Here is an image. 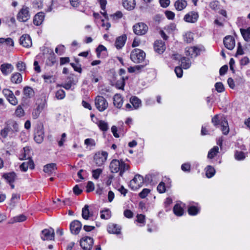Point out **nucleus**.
<instances>
[{
  "label": "nucleus",
  "instance_id": "f257e3e1",
  "mask_svg": "<svg viewBox=\"0 0 250 250\" xmlns=\"http://www.w3.org/2000/svg\"><path fill=\"white\" fill-rule=\"evenodd\" d=\"M19 131V125L18 123L13 120H9L5 123L4 127L1 130L0 135L5 139L7 137L8 133L13 135Z\"/></svg>",
  "mask_w": 250,
  "mask_h": 250
},
{
  "label": "nucleus",
  "instance_id": "f03ea898",
  "mask_svg": "<svg viewBox=\"0 0 250 250\" xmlns=\"http://www.w3.org/2000/svg\"><path fill=\"white\" fill-rule=\"evenodd\" d=\"M146 57V53L144 51L140 49L136 48L133 49L130 55V59L136 63L142 62Z\"/></svg>",
  "mask_w": 250,
  "mask_h": 250
},
{
  "label": "nucleus",
  "instance_id": "7ed1b4c3",
  "mask_svg": "<svg viewBox=\"0 0 250 250\" xmlns=\"http://www.w3.org/2000/svg\"><path fill=\"white\" fill-rule=\"evenodd\" d=\"M144 182L143 176L140 174H136L134 178L130 181L129 187L132 190H136L142 187Z\"/></svg>",
  "mask_w": 250,
  "mask_h": 250
},
{
  "label": "nucleus",
  "instance_id": "20e7f679",
  "mask_svg": "<svg viewBox=\"0 0 250 250\" xmlns=\"http://www.w3.org/2000/svg\"><path fill=\"white\" fill-rule=\"evenodd\" d=\"M30 18L29 8L24 5L19 11L17 19L20 22H26Z\"/></svg>",
  "mask_w": 250,
  "mask_h": 250
},
{
  "label": "nucleus",
  "instance_id": "39448f33",
  "mask_svg": "<svg viewBox=\"0 0 250 250\" xmlns=\"http://www.w3.org/2000/svg\"><path fill=\"white\" fill-rule=\"evenodd\" d=\"M95 104L97 109L100 112L104 111L108 107V103L103 96H97L95 99Z\"/></svg>",
  "mask_w": 250,
  "mask_h": 250
},
{
  "label": "nucleus",
  "instance_id": "423d86ee",
  "mask_svg": "<svg viewBox=\"0 0 250 250\" xmlns=\"http://www.w3.org/2000/svg\"><path fill=\"white\" fill-rule=\"evenodd\" d=\"M108 153L106 151L96 153L94 156V160L98 167L102 166L106 161Z\"/></svg>",
  "mask_w": 250,
  "mask_h": 250
},
{
  "label": "nucleus",
  "instance_id": "0eeeda50",
  "mask_svg": "<svg viewBox=\"0 0 250 250\" xmlns=\"http://www.w3.org/2000/svg\"><path fill=\"white\" fill-rule=\"evenodd\" d=\"M80 243L83 250H91L93 247L94 240L90 237L85 236L80 240Z\"/></svg>",
  "mask_w": 250,
  "mask_h": 250
},
{
  "label": "nucleus",
  "instance_id": "6e6552de",
  "mask_svg": "<svg viewBox=\"0 0 250 250\" xmlns=\"http://www.w3.org/2000/svg\"><path fill=\"white\" fill-rule=\"evenodd\" d=\"M133 30L136 35H143L147 32L148 27L145 23L139 22L133 25Z\"/></svg>",
  "mask_w": 250,
  "mask_h": 250
},
{
  "label": "nucleus",
  "instance_id": "1a4fd4ad",
  "mask_svg": "<svg viewBox=\"0 0 250 250\" xmlns=\"http://www.w3.org/2000/svg\"><path fill=\"white\" fill-rule=\"evenodd\" d=\"M41 238L42 240H52L54 239L55 232L53 228L44 229L42 231Z\"/></svg>",
  "mask_w": 250,
  "mask_h": 250
},
{
  "label": "nucleus",
  "instance_id": "9d476101",
  "mask_svg": "<svg viewBox=\"0 0 250 250\" xmlns=\"http://www.w3.org/2000/svg\"><path fill=\"white\" fill-rule=\"evenodd\" d=\"M81 222L77 220L72 221L70 224V230L72 233L78 234L82 229Z\"/></svg>",
  "mask_w": 250,
  "mask_h": 250
},
{
  "label": "nucleus",
  "instance_id": "9b49d317",
  "mask_svg": "<svg viewBox=\"0 0 250 250\" xmlns=\"http://www.w3.org/2000/svg\"><path fill=\"white\" fill-rule=\"evenodd\" d=\"M199 18L198 13L195 11H191L187 14L184 18V20L187 22L195 23Z\"/></svg>",
  "mask_w": 250,
  "mask_h": 250
},
{
  "label": "nucleus",
  "instance_id": "f8f14e48",
  "mask_svg": "<svg viewBox=\"0 0 250 250\" xmlns=\"http://www.w3.org/2000/svg\"><path fill=\"white\" fill-rule=\"evenodd\" d=\"M224 44L229 50H232L235 45V42L233 37L227 36L224 39Z\"/></svg>",
  "mask_w": 250,
  "mask_h": 250
},
{
  "label": "nucleus",
  "instance_id": "ddd939ff",
  "mask_svg": "<svg viewBox=\"0 0 250 250\" xmlns=\"http://www.w3.org/2000/svg\"><path fill=\"white\" fill-rule=\"evenodd\" d=\"M20 42L23 46L27 48L31 47L32 44L31 39L27 34H24L21 37Z\"/></svg>",
  "mask_w": 250,
  "mask_h": 250
},
{
  "label": "nucleus",
  "instance_id": "4468645a",
  "mask_svg": "<svg viewBox=\"0 0 250 250\" xmlns=\"http://www.w3.org/2000/svg\"><path fill=\"white\" fill-rule=\"evenodd\" d=\"M154 49L155 51L161 54H162L166 49L165 42L162 40H157L154 43Z\"/></svg>",
  "mask_w": 250,
  "mask_h": 250
},
{
  "label": "nucleus",
  "instance_id": "2eb2a0df",
  "mask_svg": "<svg viewBox=\"0 0 250 250\" xmlns=\"http://www.w3.org/2000/svg\"><path fill=\"white\" fill-rule=\"evenodd\" d=\"M200 51V49L196 46L187 47L186 55L190 56L191 58L196 57L199 54Z\"/></svg>",
  "mask_w": 250,
  "mask_h": 250
},
{
  "label": "nucleus",
  "instance_id": "dca6fc26",
  "mask_svg": "<svg viewBox=\"0 0 250 250\" xmlns=\"http://www.w3.org/2000/svg\"><path fill=\"white\" fill-rule=\"evenodd\" d=\"M0 69L3 75L6 76L12 72L14 69V67L10 63H5L0 65Z\"/></svg>",
  "mask_w": 250,
  "mask_h": 250
},
{
  "label": "nucleus",
  "instance_id": "f3484780",
  "mask_svg": "<svg viewBox=\"0 0 250 250\" xmlns=\"http://www.w3.org/2000/svg\"><path fill=\"white\" fill-rule=\"evenodd\" d=\"M126 39L127 37L125 34L117 37L115 42L116 47L118 49L122 48L124 46Z\"/></svg>",
  "mask_w": 250,
  "mask_h": 250
},
{
  "label": "nucleus",
  "instance_id": "a211bd4d",
  "mask_svg": "<svg viewBox=\"0 0 250 250\" xmlns=\"http://www.w3.org/2000/svg\"><path fill=\"white\" fill-rule=\"evenodd\" d=\"M44 131L42 128H38L35 133L34 140L38 144H41L44 139Z\"/></svg>",
  "mask_w": 250,
  "mask_h": 250
},
{
  "label": "nucleus",
  "instance_id": "6ab92c4d",
  "mask_svg": "<svg viewBox=\"0 0 250 250\" xmlns=\"http://www.w3.org/2000/svg\"><path fill=\"white\" fill-rule=\"evenodd\" d=\"M120 160L113 159L111 161L109 167L112 173H117L120 170Z\"/></svg>",
  "mask_w": 250,
  "mask_h": 250
},
{
  "label": "nucleus",
  "instance_id": "aec40b11",
  "mask_svg": "<svg viewBox=\"0 0 250 250\" xmlns=\"http://www.w3.org/2000/svg\"><path fill=\"white\" fill-rule=\"evenodd\" d=\"M20 169L25 172L27 170L28 168L33 169L35 167V165L32 159L29 160L27 162H23L20 167Z\"/></svg>",
  "mask_w": 250,
  "mask_h": 250
},
{
  "label": "nucleus",
  "instance_id": "412c9836",
  "mask_svg": "<svg viewBox=\"0 0 250 250\" xmlns=\"http://www.w3.org/2000/svg\"><path fill=\"white\" fill-rule=\"evenodd\" d=\"M57 169L56 164L50 163L45 165L43 167V171L50 175Z\"/></svg>",
  "mask_w": 250,
  "mask_h": 250
},
{
  "label": "nucleus",
  "instance_id": "4be33fe9",
  "mask_svg": "<svg viewBox=\"0 0 250 250\" xmlns=\"http://www.w3.org/2000/svg\"><path fill=\"white\" fill-rule=\"evenodd\" d=\"M44 14L43 12H39L34 17L33 23L36 25H41L43 21Z\"/></svg>",
  "mask_w": 250,
  "mask_h": 250
},
{
  "label": "nucleus",
  "instance_id": "5701e85b",
  "mask_svg": "<svg viewBox=\"0 0 250 250\" xmlns=\"http://www.w3.org/2000/svg\"><path fill=\"white\" fill-rule=\"evenodd\" d=\"M123 103V99L120 94H116L113 97V104L118 108H120Z\"/></svg>",
  "mask_w": 250,
  "mask_h": 250
},
{
  "label": "nucleus",
  "instance_id": "b1692460",
  "mask_svg": "<svg viewBox=\"0 0 250 250\" xmlns=\"http://www.w3.org/2000/svg\"><path fill=\"white\" fill-rule=\"evenodd\" d=\"M23 154L22 157L21 158V160H30L31 159V148L29 146H25L23 148Z\"/></svg>",
  "mask_w": 250,
  "mask_h": 250
},
{
  "label": "nucleus",
  "instance_id": "393cba45",
  "mask_svg": "<svg viewBox=\"0 0 250 250\" xmlns=\"http://www.w3.org/2000/svg\"><path fill=\"white\" fill-rule=\"evenodd\" d=\"M22 77L20 73L16 72L13 74L11 77V81L13 83L19 84L21 83Z\"/></svg>",
  "mask_w": 250,
  "mask_h": 250
},
{
  "label": "nucleus",
  "instance_id": "a878e982",
  "mask_svg": "<svg viewBox=\"0 0 250 250\" xmlns=\"http://www.w3.org/2000/svg\"><path fill=\"white\" fill-rule=\"evenodd\" d=\"M130 102L134 109L139 108L141 105V101L136 96H132L130 98Z\"/></svg>",
  "mask_w": 250,
  "mask_h": 250
},
{
  "label": "nucleus",
  "instance_id": "bb28decb",
  "mask_svg": "<svg viewBox=\"0 0 250 250\" xmlns=\"http://www.w3.org/2000/svg\"><path fill=\"white\" fill-rule=\"evenodd\" d=\"M123 5L127 10H132L135 5V0H123Z\"/></svg>",
  "mask_w": 250,
  "mask_h": 250
},
{
  "label": "nucleus",
  "instance_id": "cd10ccee",
  "mask_svg": "<svg viewBox=\"0 0 250 250\" xmlns=\"http://www.w3.org/2000/svg\"><path fill=\"white\" fill-rule=\"evenodd\" d=\"M107 230L110 233L119 234L120 233L121 229L118 225L113 224L108 225Z\"/></svg>",
  "mask_w": 250,
  "mask_h": 250
},
{
  "label": "nucleus",
  "instance_id": "c85d7f7f",
  "mask_svg": "<svg viewBox=\"0 0 250 250\" xmlns=\"http://www.w3.org/2000/svg\"><path fill=\"white\" fill-rule=\"evenodd\" d=\"M187 5V1L185 0H177L175 1L174 6L176 10L181 11Z\"/></svg>",
  "mask_w": 250,
  "mask_h": 250
},
{
  "label": "nucleus",
  "instance_id": "c756f323",
  "mask_svg": "<svg viewBox=\"0 0 250 250\" xmlns=\"http://www.w3.org/2000/svg\"><path fill=\"white\" fill-rule=\"evenodd\" d=\"M221 129L223 132V134L224 135H227L229 131V128L228 125V123L227 120L225 118L224 119L222 122L221 123Z\"/></svg>",
  "mask_w": 250,
  "mask_h": 250
},
{
  "label": "nucleus",
  "instance_id": "7c9ffc66",
  "mask_svg": "<svg viewBox=\"0 0 250 250\" xmlns=\"http://www.w3.org/2000/svg\"><path fill=\"white\" fill-rule=\"evenodd\" d=\"M120 163L119 175L122 177L124 172L129 169V166L128 165L125 164L122 160H120Z\"/></svg>",
  "mask_w": 250,
  "mask_h": 250
},
{
  "label": "nucleus",
  "instance_id": "2f4dec72",
  "mask_svg": "<svg viewBox=\"0 0 250 250\" xmlns=\"http://www.w3.org/2000/svg\"><path fill=\"white\" fill-rule=\"evenodd\" d=\"M2 176L9 184H11L14 182L16 174L14 172H11L4 174Z\"/></svg>",
  "mask_w": 250,
  "mask_h": 250
},
{
  "label": "nucleus",
  "instance_id": "473e14b6",
  "mask_svg": "<svg viewBox=\"0 0 250 250\" xmlns=\"http://www.w3.org/2000/svg\"><path fill=\"white\" fill-rule=\"evenodd\" d=\"M128 79V77L127 76L125 77H122L121 78L120 80H119L117 81L115 84V87L120 89L124 90V86L125 85V81L126 80H127Z\"/></svg>",
  "mask_w": 250,
  "mask_h": 250
},
{
  "label": "nucleus",
  "instance_id": "72a5a7b5",
  "mask_svg": "<svg viewBox=\"0 0 250 250\" xmlns=\"http://www.w3.org/2000/svg\"><path fill=\"white\" fill-rule=\"evenodd\" d=\"M205 171H206V175L207 177H208V178H210L212 177L214 175V174H215V172H216V171H215V169H214V168L210 165L208 166L205 168Z\"/></svg>",
  "mask_w": 250,
  "mask_h": 250
},
{
  "label": "nucleus",
  "instance_id": "f704fd0d",
  "mask_svg": "<svg viewBox=\"0 0 250 250\" xmlns=\"http://www.w3.org/2000/svg\"><path fill=\"white\" fill-rule=\"evenodd\" d=\"M241 33L246 42L250 41V27H248L246 29H240Z\"/></svg>",
  "mask_w": 250,
  "mask_h": 250
},
{
  "label": "nucleus",
  "instance_id": "c9c22d12",
  "mask_svg": "<svg viewBox=\"0 0 250 250\" xmlns=\"http://www.w3.org/2000/svg\"><path fill=\"white\" fill-rule=\"evenodd\" d=\"M181 66L184 69H188L190 67L191 62L188 58L183 57L180 58Z\"/></svg>",
  "mask_w": 250,
  "mask_h": 250
},
{
  "label": "nucleus",
  "instance_id": "e433bc0d",
  "mask_svg": "<svg viewBox=\"0 0 250 250\" xmlns=\"http://www.w3.org/2000/svg\"><path fill=\"white\" fill-rule=\"evenodd\" d=\"M82 217L85 220H88L90 216H92V214L90 213L89 210V206L87 205H85L84 207L82 209Z\"/></svg>",
  "mask_w": 250,
  "mask_h": 250
},
{
  "label": "nucleus",
  "instance_id": "4c0bfd02",
  "mask_svg": "<svg viewBox=\"0 0 250 250\" xmlns=\"http://www.w3.org/2000/svg\"><path fill=\"white\" fill-rule=\"evenodd\" d=\"M100 129L104 131L105 132L109 129L108 125L107 123L103 120H100L98 123H96Z\"/></svg>",
  "mask_w": 250,
  "mask_h": 250
},
{
  "label": "nucleus",
  "instance_id": "58836bf2",
  "mask_svg": "<svg viewBox=\"0 0 250 250\" xmlns=\"http://www.w3.org/2000/svg\"><path fill=\"white\" fill-rule=\"evenodd\" d=\"M224 119L219 118V115L216 114L211 119V123L213 124V125L216 127H218L219 125H221V123L222 121Z\"/></svg>",
  "mask_w": 250,
  "mask_h": 250
},
{
  "label": "nucleus",
  "instance_id": "ea45409f",
  "mask_svg": "<svg viewBox=\"0 0 250 250\" xmlns=\"http://www.w3.org/2000/svg\"><path fill=\"white\" fill-rule=\"evenodd\" d=\"M219 152V147L217 146H214L208 152V158L209 159L213 158Z\"/></svg>",
  "mask_w": 250,
  "mask_h": 250
},
{
  "label": "nucleus",
  "instance_id": "a19ab883",
  "mask_svg": "<svg viewBox=\"0 0 250 250\" xmlns=\"http://www.w3.org/2000/svg\"><path fill=\"white\" fill-rule=\"evenodd\" d=\"M174 213L178 216H182L184 213L183 208L178 204H176L173 207Z\"/></svg>",
  "mask_w": 250,
  "mask_h": 250
},
{
  "label": "nucleus",
  "instance_id": "79ce46f5",
  "mask_svg": "<svg viewBox=\"0 0 250 250\" xmlns=\"http://www.w3.org/2000/svg\"><path fill=\"white\" fill-rule=\"evenodd\" d=\"M43 107L41 105H38L36 109L34 110L32 112V117L34 119H37L40 115L42 111V110Z\"/></svg>",
  "mask_w": 250,
  "mask_h": 250
},
{
  "label": "nucleus",
  "instance_id": "37998d69",
  "mask_svg": "<svg viewBox=\"0 0 250 250\" xmlns=\"http://www.w3.org/2000/svg\"><path fill=\"white\" fill-rule=\"evenodd\" d=\"M200 211V208L194 206H191L188 208V213L190 215H196Z\"/></svg>",
  "mask_w": 250,
  "mask_h": 250
},
{
  "label": "nucleus",
  "instance_id": "c03bdc74",
  "mask_svg": "<svg viewBox=\"0 0 250 250\" xmlns=\"http://www.w3.org/2000/svg\"><path fill=\"white\" fill-rule=\"evenodd\" d=\"M23 93L25 96L30 98L34 95L33 89L29 86H25L23 89Z\"/></svg>",
  "mask_w": 250,
  "mask_h": 250
},
{
  "label": "nucleus",
  "instance_id": "a18cd8bd",
  "mask_svg": "<svg viewBox=\"0 0 250 250\" xmlns=\"http://www.w3.org/2000/svg\"><path fill=\"white\" fill-rule=\"evenodd\" d=\"M56 62V57L54 54L50 55V56L47 59L46 63L47 65L52 66Z\"/></svg>",
  "mask_w": 250,
  "mask_h": 250
},
{
  "label": "nucleus",
  "instance_id": "49530a36",
  "mask_svg": "<svg viewBox=\"0 0 250 250\" xmlns=\"http://www.w3.org/2000/svg\"><path fill=\"white\" fill-rule=\"evenodd\" d=\"M101 218L104 219H108L111 217V212L109 209L101 211Z\"/></svg>",
  "mask_w": 250,
  "mask_h": 250
},
{
  "label": "nucleus",
  "instance_id": "de8ad7c7",
  "mask_svg": "<svg viewBox=\"0 0 250 250\" xmlns=\"http://www.w3.org/2000/svg\"><path fill=\"white\" fill-rule=\"evenodd\" d=\"M20 198V195L17 193L12 194L11 199L10 200V206H15V204L16 202V200H18Z\"/></svg>",
  "mask_w": 250,
  "mask_h": 250
},
{
  "label": "nucleus",
  "instance_id": "09e8293b",
  "mask_svg": "<svg viewBox=\"0 0 250 250\" xmlns=\"http://www.w3.org/2000/svg\"><path fill=\"white\" fill-rule=\"evenodd\" d=\"M184 40L187 43H190L193 40L192 34L191 32H188L184 36Z\"/></svg>",
  "mask_w": 250,
  "mask_h": 250
},
{
  "label": "nucleus",
  "instance_id": "8fccbe9b",
  "mask_svg": "<svg viewBox=\"0 0 250 250\" xmlns=\"http://www.w3.org/2000/svg\"><path fill=\"white\" fill-rule=\"evenodd\" d=\"M15 115L19 117H21L24 116V111L21 105H19L15 112Z\"/></svg>",
  "mask_w": 250,
  "mask_h": 250
},
{
  "label": "nucleus",
  "instance_id": "3c124183",
  "mask_svg": "<svg viewBox=\"0 0 250 250\" xmlns=\"http://www.w3.org/2000/svg\"><path fill=\"white\" fill-rule=\"evenodd\" d=\"M103 170L101 168H97L92 170V177L95 179H98L100 174L102 173Z\"/></svg>",
  "mask_w": 250,
  "mask_h": 250
},
{
  "label": "nucleus",
  "instance_id": "603ef678",
  "mask_svg": "<svg viewBox=\"0 0 250 250\" xmlns=\"http://www.w3.org/2000/svg\"><path fill=\"white\" fill-rule=\"evenodd\" d=\"M65 96V92L62 89H60L58 90L56 93V97L57 99L62 100L63 99Z\"/></svg>",
  "mask_w": 250,
  "mask_h": 250
},
{
  "label": "nucleus",
  "instance_id": "864d4df0",
  "mask_svg": "<svg viewBox=\"0 0 250 250\" xmlns=\"http://www.w3.org/2000/svg\"><path fill=\"white\" fill-rule=\"evenodd\" d=\"M215 87L218 92L221 93L225 90L224 86L221 82L216 83L215 84Z\"/></svg>",
  "mask_w": 250,
  "mask_h": 250
},
{
  "label": "nucleus",
  "instance_id": "5fc2aeb1",
  "mask_svg": "<svg viewBox=\"0 0 250 250\" xmlns=\"http://www.w3.org/2000/svg\"><path fill=\"white\" fill-rule=\"evenodd\" d=\"M17 67L19 71H25L26 69V64L25 63L21 61H19L17 63Z\"/></svg>",
  "mask_w": 250,
  "mask_h": 250
},
{
  "label": "nucleus",
  "instance_id": "6e6d98bb",
  "mask_svg": "<svg viewBox=\"0 0 250 250\" xmlns=\"http://www.w3.org/2000/svg\"><path fill=\"white\" fill-rule=\"evenodd\" d=\"M9 103L13 104L16 105L18 104V100L14 95L13 93L8 98H7Z\"/></svg>",
  "mask_w": 250,
  "mask_h": 250
},
{
  "label": "nucleus",
  "instance_id": "4d7b16f0",
  "mask_svg": "<svg viewBox=\"0 0 250 250\" xmlns=\"http://www.w3.org/2000/svg\"><path fill=\"white\" fill-rule=\"evenodd\" d=\"M86 188V191L87 192H91L94 190V188H95L94 184L92 182L88 181L87 182Z\"/></svg>",
  "mask_w": 250,
  "mask_h": 250
},
{
  "label": "nucleus",
  "instance_id": "13d9d810",
  "mask_svg": "<svg viewBox=\"0 0 250 250\" xmlns=\"http://www.w3.org/2000/svg\"><path fill=\"white\" fill-rule=\"evenodd\" d=\"M157 190L160 193H164L166 191L165 184L164 182H161L157 188Z\"/></svg>",
  "mask_w": 250,
  "mask_h": 250
},
{
  "label": "nucleus",
  "instance_id": "bf43d9fd",
  "mask_svg": "<svg viewBox=\"0 0 250 250\" xmlns=\"http://www.w3.org/2000/svg\"><path fill=\"white\" fill-rule=\"evenodd\" d=\"M150 190L148 188H144L143 190L139 194V196L140 198L144 199L146 198L148 194L150 192Z\"/></svg>",
  "mask_w": 250,
  "mask_h": 250
},
{
  "label": "nucleus",
  "instance_id": "052dcab7",
  "mask_svg": "<svg viewBox=\"0 0 250 250\" xmlns=\"http://www.w3.org/2000/svg\"><path fill=\"white\" fill-rule=\"evenodd\" d=\"M245 157V154L242 151H236L235 154V158L237 160H243Z\"/></svg>",
  "mask_w": 250,
  "mask_h": 250
},
{
  "label": "nucleus",
  "instance_id": "680f3d73",
  "mask_svg": "<svg viewBox=\"0 0 250 250\" xmlns=\"http://www.w3.org/2000/svg\"><path fill=\"white\" fill-rule=\"evenodd\" d=\"M14 219L15 222H21L25 221L26 219V217L23 214H21L19 216L15 217Z\"/></svg>",
  "mask_w": 250,
  "mask_h": 250
},
{
  "label": "nucleus",
  "instance_id": "e2e57ef3",
  "mask_svg": "<svg viewBox=\"0 0 250 250\" xmlns=\"http://www.w3.org/2000/svg\"><path fill=\"white\" fill-rule=\"evenodd\" d=\"M175 72L178 78H181L183 76V70L180 66H177L175 68Z\"/></svg>",
  "mask_w": 250,
  "mask_h": 250
},
{
  "label": "nucleus",
  "instance_id": "0e129e2a",
  "mask_svg": "<svg viewBox=\"0 0 250 250\" xmlns=\"http://www.w3.org/2000/svg\"><path fill=\"white\" fill-rule=\"evenodd\" d=\"M181 169L185 172H189L190 170V165L189 163L183 164L181 166Z\"/></svg>",
  "mask_w": 250,
  "mask_h": 250
},
{
  "label": "nucleus",
  "instance_id": "69168bd1",
  "mask_svg": "<svg viewBox=\"0 0 250 250\" xmlns=\"http://www.w3.org/2000/svg\"><path fill=\"white\" fill-rule=\"evenodd\" d=\"M165 15L167 18L169 20H173L175 17V14L171 11H166Z\"/></svg>",
  "mask_w": 250,
  "mask_h": 250
},
{
  "label": "nucleus",
  "instance_id": "338daca9",
  "mask_svg": "<svg viewBox=\"0 0 250 250\" xmlns=\"http://www.w3.org/2000/svg\"><path fill=\"white\" fill-rule=\"evenodd\" d=\"M228 66L227 65H224L222 66L219 70V73L221 76L224 75L227 71Z\"/></svg>",
  "mask_w": 250,
  "mask_h": 250
},
{
  "label": "nucleus",
  "instance_id": "774afa93",
  "mask_svg": "<svg viewBox=\"0 0 250 250\" xmlns=\"http://www.w3.org/2000/svg\"><path fill=\"white\" fill-rule=\"evenodd\" d=\"M250 61L248 57H244L240 60V64L241 65H247Z\"/></svg>",
  "mask_w": 250,
  "mask_h": 250
}]
</instances>
